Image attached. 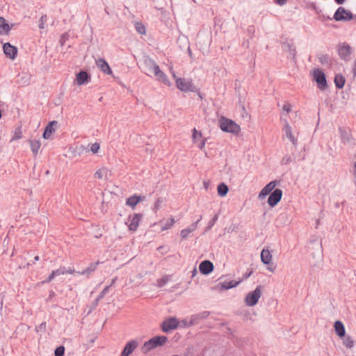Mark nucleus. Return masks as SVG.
Listing matches in <instances>:
<instances>
[{
	"mask_svg": "<svg viewBox=\"0 0 356 356\" xmlns=\"http://www.w3.org/2000/svg\"><path fill=\"white\" fill-rule=\"evenodd\" d=\"M168 340V337L164 335L153 337L144 343L141 347V350L143 353L146 354L154 348L164 346Z\"/></svg>",
	"mask_w": 356,
	"mask_h": 356,
	"instance_id": "obj_1",
	"label": "nucleus"
},
{
	"mask_svg": "<svg viewBox=\"0 0 356 356\" xmlns=\"http://www.w3.org/2000/svg\"><path fill=\"white\" fill-rule=\"evenodd\" d=\"M219 127L222 131L231 133L234 135H238L241 131L240 126L234 120L224 116L221 117L219 120Z\"/></svg>",
	"mask_w": 356,
	"mask_h": 356,
	"instance_id": "obj_2",
	"label": "nucleus"
},
{
	"mask_svg": "<svg viewBox=\"0 0 356 356\" xmlns=\"http://www.w3.org/2000/svg\"><path fill=\"white\" fill-rule=\"evenodd\" d=\"M145 63L149 67V70L154 72L157 79L167 86H170V82L168 80L166 74L160 70L159 66L152 59H148L145 61Z\"/></svg>",
	"mask_w": 356,
	"mask_h": 356,
	"instance_id": "obj_3",
	"label": "nucleus"
},
{
	"mask_svg": "<svg viewBox=\"0 0 356 356\" xmlns=\"http://www.w3.org/2000/svg\"><path fill=\"white\" fill-rule=\"evenodd\" d=\"M312 79L316 83L317 87L322 91L325 90L328 88L326 75L325 72L318 68L313 70Z\"/></svg>",
	"mask_w": 356,
	"mask_h": 356,
	"instance_id": "obj_4",
	"label": "nucleus"
},
{
	"mask_svg": "<svg viewBox=\"0 0 356 356\" xmlns=\"http://www.w3.org/2000/svg\"><path fill=\"white\" fill-rule=\"evenodd\" d=\"M261 288L262 286L259 285L254 291L247 293L244 299V302L247 306L254 307L258 303L261 296Z\"/></svg>",
	"mask_w": 356,
	"mask_h": 356,
	"instance_id": "obj_5",
	"label": "nucleus"
},
{
	"mask_svg": "<svg viewBox=\"0 0 356 356\" xmlns=\"http://www.w3.org/2000/svg\"><path fill=\"white\" fill-rule=\"evenodd\" d=\"M175 83L177 88L182 92H195L197 91L196 86L193 84L191 80H186L184 78H177Z\"/></svg>",
	"mask_w": 356,
	"mask_h": 356,
	"instance_id": "obj_6",
	"label": "nucleus"
},
{
	"mask_svg": "<svg viewBox=\"0 0 356 356\" xmlns=\"http://www.w3.org/2000/svg\"><path fill=\"white\" fill-rule=\"evenodd\" d=\"M353 18V13L342 6L339 7L333 15V19L337 22H349Z\"/></svg>",
	"mask_w": 356,
	"mask_h": 356,
	"instance_id": "obj_7",
	"label": "nucleus"
},
{
	"mask_svg": "<svg viewBox=\"0 0 356 356\" xmlns=\"http://www.w3.org/2000/svg\"><path fill=\"white\" fill-rule=\"evenodd\" d=\"M179 324L178 320L175 317L171 316L162 322L161 327L163 332L168 333L171 330L177 329Z\"/></svg>",
	"mask_w": 356,
	"mask_h": 356,
	"instance_id": "obj_8",
	"label": "nucleus"
},
{
	"mask_svg": "<svg viewBox=\"0 0 356 356\" xmlns=\"http://www.w3.org/2000/svg\"><path fill=\"white\" fill-rule=\"evenodd\" d=\"M280 181L277 179L268 183L260 191L258 196L259 199L263 200L267 195H269L275 189V187L277 185H280Z\"/></svg>",
	"mask_w": 356,
	"mask_h": 356,
	"instance_id": "obj_9",
	"label": "nucleus"
},
{
	"mask_svg": "<svg viewBox=\"0 0 356 356\" xmlns=\"http://www.w3.org/2000/svg\"><path fill=\"white\" fill-rule=\"evenodd\" d=\"M283 191L280 188H275L268 198V204L270 207H275L282 200Z\"/></svg>",
	"mask_w": 356,
	"mask_h": 356,
	"instance_id": "obj_10",
	"label": "nucleus"
},
{
	"mask_svg": "<svg viewBox=\"0 0 356 356\" xmlns=\"http://www.w3.org/2000/svg\"><path fill=\"white\" fill-rule=\"evenodd\" d=\"M339 131L341 136V143L343 145H352L353 143V138L350 131L346 127H339Z\"/></svg>",
	"mask_w": 356,
	"mask_h": 356,
	"instance_id": "obj_11",
	"label": "nucleus"
},
{
	"mask_svg": "<svg viewBox=\"0 0 356 356\" xmlns=\"http://www.w3.org/2000/svg\"><path fill=\"white\" fill-rule=\"evenodd\" d=\"M143 218L142 213H134L132 216L129 215L128 218V224L129 229L131 232H135L137 230L140 221Z\"/></svg>",
	"mask_w": 356,
	"mask_h": 356,
	"instance_id": "obj_12",
	"label": "nucleus"
},
{
	"mask_svg": "<svg viewBox=\"0 0 356 356\" xmlns=\"http://www.w3.org/2000/svg\"><path fill=\"white\" fill-rule=\"evenodd\" d=\"M75 81L78 86L86 85L90 82L91 75L86 70H80L76 74Z\"/></svg>",
	"mask_w": 356,
	"mask_h": 356,
	"instance_id": "obj_13",
	"label": "nucleus"
},
{
	"mask_svg": "<svg viewBox=\"0 0 356 356\" xmlns=\"http://www.w3.org/2000/svg\"><path fill=\"white\" fill-rule=\"evenodd\" d=\"M337 51L341 59L348 61L351 54V47L348 44L344 42L339 45Z\"/></svg>",
	"mask_w": 356,
	"mask_h": 356,
	"instance_id": "obj_14",
	"label": "nucleus"
},
{
	"mask_svg": "<svg viewBox=\"0 0 356 356\" xmlns=\"http://www.w3.org/2000/svg\"><path fill=\"white\" fill-rule=\"evenodd\" d=\"M3 51L5 55L12 60L16 58L18 51L17 48L10 42H6L3 44Z\"/></svg>",
	"mask_w": 356,
	"mask_h": 356,
	"instance_id": "obj_15",
	"label": "nucleus"
},
{
	"mask_svg": "<svg viewBox=\"0 0 356 356\" xmlns=\"http://www.w3.org/2000/svg\"><path fill=\"white\" fill-rule=\"evenodd\" d=\"M138 342L136 339H132L128 341L125 344L123 350H122L120 356H129L131 354L133 353V352L138 347Z\"/></svg>",
	"mask_w": 356,
	"mask_h": 356,
	"instance_id": "obj_16",
	"label": "nucleus"
},
{
	"mask_svg": "<svg viewBox=\"0 0 356 356\" xmlns=\"http://www.w3.org/2000/svg\"><path fill=\"white\" fill-rule=\"evenodd\" d=\"M213 264L209 260L202 261L199 266L200 273L205 275L210 274L213 270Z\"/></svg>",
	"mask_w": 356,
	"mask_h": 356,
	"instance_id": "obj_17",
	"label": "nucleus"
},
{
	"mask_svg": "<svg viewBox=\"0 0 356 356\" xmlns=\"http://www.w3.org/2000/svg\"><path fill=\"white\" fill-rule=\"evenodd\" d=\"M57 124H58V122L56 120H52V121L49 122L44 129V132L42 134V138L44 139L50 138L51 134L55 132V131H56L55 127Z\"/></svg>",
	"mask_w": 356,
	"mask_h": 356,
	"instance_id": "obj_18",
	"label": "nucleus"
},
{
	"mask_svg": "<svg viewBox=\"0 0 356 356\" xmlns=\"http://www.w3.org/2000/svg\"><path fill=\"white\" fill-rule=\"evenodd\" d=\"M145 200V196L134 194L126 200V204L132 209H134L139 202H143Z\"/></svg>",
	"mask_w": 356,
	"mask_h": 356,
	"instance_id": "obj_19",
	"label": "nucleus"
},
{
	"mask_svg": "<svg viewBox=\"0 0 356 356\" xmlns=\"http://www.w3.org/2000/svg\"><path fill=\"white\" fill-rule=\"evenodd\" d=\"M210 315V312L203 311L198 314H193L191 316L189 324L197 325L200 323L201 320L207 318Z\"/></svg>",
	"mask_w": 356,
	"mask_h": 356,
	"instance_id": "obj_20",
	"label": "nucleus"
},
{
	"mask_svg": "<svg viewBox=\"0 0 356 356\" xmlns=\"http://www.w3.org/2000/svg\"><path fill=\"white\" fill-rule=\"evenodd\" d=\"M241 282V280L224 281L218 283L217 287H218L220 291H225L237 286Z\"/></svg>",
	"mask_w": 356,
	"mask_h": 356,
	"instance_id": "obj_21",
	"label": "nucleus"
},
{
	"mask_svg": "<svg viewBox=\"0 0 356 356\" xmlns=\"http://www.w3.org/2000/svg\"><path fill=\"white\" fill-rule=\"evenodd\" d=\"M97 67L106 74L112 75L113 72L107 61L104 58L96 60Z\"/></svg>",
	"mask_w": 356,
	"mask_h": 356,
	"instance_id": "obj_22",
	"label": "nucleus"
},
{
	"mask_svg": "<svg viewBox=\"0 0 356 356\" xmlns=\"http://www.w3.org/2000/svg\"><path fill=\"white\" fill-rule=\"evenodd\" d=\"M14 24H9L4 17H0V35H8Z\"/></svg>",
	"mask_w": 356,
	"mask_h": 356,
	"instance_id": "obj_23",
	"label": "nucleus"
},
{
	"mask_svg": "<svg viewBox=\"0 0 356 356\" xmlns=\"http://www.w3.org/2000/svg\"><path fill=\"white\" fill-rule=\"evenodd\" d=\"M284 131L285 132V135L287 138L290 140V141L293 143V145L296 147L298 144L297 139L294 137L292 134L291 127L289 124L288 122L286 120L284 126Z\"/></svg>",
	"mask_w": 356,
	"mask_h": 356,
	"instance_id": "obj_24",
	"label": "nucleus"
},
{
	"mask_svg": "<svg viewBox=\"0 0 356 356\" xmlns=\"http://www.w3.org/2000/svg\"><path fill=\"white\" fill-rule=\"evenodd\" d=\"M334 328L335 334L340 338H343L346 335V329L343 323L337 320L334 323Z\"/></svg>",
	"mask_w": 356,
	"mask_h": 356,
	"instance_id": "obj_25",
	"label": "nucleus"
},
{
	"mask_svg": "<svg viewBox=\"0 0 356 356\" xmlns=\"http://www.w3.org/2000/svg\"><path fill=\"white\" fill-rule=\"evenodd\" d=\"M282 49L284 51H288L290 54L292 60H293L294 62L296 61V47L294 46V44L293 43H289L287 42H284L282 44Z\"/></svg>",
	"mask_w": 356,
	"mask_h": 356,
	"instance_id": "obj_26",
	"label": "nucleus"
},
{
	"mask_svg": "<svg viewBox=\"0 0 356 356\" xmlns=\"http://www.w3.org/2000/svg\"><path fill=\"white\" fill-rule=\"evenodd\" d=\"M261 261L265 265H270L272 264V254L268 248H264L261 250Z\"/></svg>",
	"mask_w": 356,
	"mask_h": 356,
	"instance_id": "obj_27",
	"label": "nucleus"
},
{
	"mask_svg": "<svg viewBox=\"0 0 356 356\" xmlns=\"http://www.w3.org/2000/svg\"><path fill=\"white\" fill-rule=\"evenodd\" d=\"M334 83L337 89H342L346 83V79L341 74H337L334 78Z\"/></svg>",
	"mask_w": 356,
	"mask_h": 356,
	"instance_id": "obj_28",
	"label": "nucleus"
},
{
	"mask_svg": "<svg viewBox=\"0 0 356 356\" xmlns=\"http://www.w3.org/2000/svg\"><path fill=\"white\" fill-rule=\"evenodd\" d=\"M110 286H106L101 293L97 296L96 299L94 300L92 305V309H95L99 304V302L104 297V296L108 292Z\"/></svg>",
	"mask_w": 356,
	"mask_h": 356,
	"instance_id": "obj_29",
	"label": "nucleus"
},
{
	"mask_svg": "<svg viewBox=\"0 0 356 356\" xmlns=\"http://www.w3.org/2000/svg\"><path fill=\"white\" fill-rule=\"evenodd\" d=\"M99 264V261L95 262V263H91L88 267H87L86 269H84L81 272L77 271V274L88 275L91 273H92L93 271H95L96 270Z\"/></svg>",
	"mask_w": 356,
	"mask_h": 356,
	"instance_id": "obj_30",
	"label": "nucleus"
},
{
	"mask_svg": "<svg viewBox=\"0 0 356 356\" xmlns=\"http://www.w3.org/2000/svg\"><path fill=\"white\" fill-rule=\"evenodd\" d=\"M218 195L220 197H225L227 195L229 188L226 184L221 182L218 185L217 187Z\"/></svg>",
	"mask_w": 356,
	"mask_h": 356,
	"instance_id": "obj_31",
	"label": "nucleus"
},
{
	"mask_svg": "<svg viewBox=\"0 0 356 356\" xmlns=\"http://www.w3.org/2000/svg\"><path fill=\"white\" fill-rule=\"evenodd\" d=\"M29 143L30 144L31 151L35 156L38 154V150L40 147V143L39 140H29Z\"/></svg>",
	"mask_w": 356,
	"mask_h": 356,
	"instance_id": "obj_32",
	"label": "nucleus"
},
{
	"mask_svg": "<svg viewBox=\"0 0 356 356\" xmlns=\"http://www.w3.org/2000/svg\"><path fill=\"white\" fill-rule=\"evenodd\" d=\"M318 58L323 65H329L331 63V59L328 54H319Z\"/></svg>",
	"mask_w": 356,
	"mask_h": 356,
	"instance_id": "obj_33",
	"label": "nucleus"
},
{
	"mask_svg": "<svg viewBox=\"0 0 356 356\" xmlns=\"http://www.w3.org/2000/svg\"><path fill=\"white\" fill-rule=\"evenodd\" d=\"M135 29L140 35H145L146 33V28L145 25L140 22H136L134 24Z\"/></svg>",
	"mask_w": 356,
	"mask_h": 356,
	"instance_id": "obj_34",
	"label": "nucleus"
},
{
	"mask_svg": "<svg viewBox=\"0 0 356 356\" xmlns=\"http://www.w3.org/2000/svg\"><path fill=\"white\" fill-rule=\"evenodd\" d=\"M343 344L347 348H352L354 346V341L350 336H346L343 337Z\"/></svg>",
	"mask_w": 356,
	"mask_h": 356,
	"instance_id": "obj_35",
	"label": "nucleus"
},
{
	"mask_svg": "<svg viewBox=\"0 0 356 356\" xmlns=\"http://www.w3.org/2000/svg\"><path fill=\"white\" fill-rule=\"evenodd\" d=\"M22 137V127H18L15 129L13 136L11 140H19Z\"/></svg>",
	"mask_w": 356,
	"mask_h": 356,
	"instance_id": "obj_36",
	"label": "nucleus"
},
{
	"mask_svg": "<svg viewBox=\"0 0 356 356\" xmlns=\"http://www.w3.org/2000/svg\"><path fill=\"white\" fill-rule=\"evenodd\" d=\"M218 214H216L209 222L207 227L205 228V230L204 232H209L212 227L213 226L215 225V223L216 222V221L218 220Z\"/></svg>",
	"mask_w": 356,
	"mask_h": 356,
	"instance_id": "obj_37",
	"label": "nucleus"
},
{
	"mask_svg": "<svg viewBox=\"0 0 356 356\" xmlns=\"http://www.w3.org/2000/svg\"><path fill=\"white\" fill-rule=\"evenodd\" d=\"M193 139L194 143H197L199 139L202 138V133L198 131L195 128L193 129Z\"/></svg>",
	"mask_w": 356,
	"mask_h": 356,
	"instance_id": "obj_38",
	"label": "nucleus"
},
{
	"mask_svg": "<svg viewBox=\"0 0 356 356\" xmlns=\"http://www.w3.org/2000/svg\"><path fill=\"white\" fill-rule=\"evenodd\" d=\"M65 354V347L63 346H58L54 350L55 356H64Z\"/></svg>",
	"mask_w": 356,
	"mask_h": 356,
	"instance_id": "obj_39",
	"label": "nucleus"
},
{
	"mask_svg": "<svg viewBox=\"0 0 356 356\" xmlns=\"http://www.w3.org/2000/svg\"><path fill=\"white\" fill-rule=\"evenodd\" d=\"M56 277L67 273V268L65 266H60L59 268L53 270Z\"/></svg>",
	"mask_w": 356,
	"mask_h": 356,
	"instance_id": "obj_40",
	"label": "nucleus"
},
{
	"mask_svg": "<svg viewBox=\"0 0 356 356\" xmlns=\"http://www.w3.org/2000/svg\"><path fill=\"white\" fill-rule=\"evenodd\" d=\"M163 202V199L161 197L157 198L154 203V211L156 213L161 207V204Z\"/></svg>",
	"mask_w": 356,
	"mask_h": 356,
	"instance_id": "obj_41",
	"label": "nucleus"
},
{
	"mask_svg": "<svg viewBox=\"0 0 356 356\" xmlns=\"http://www.w3.org/2000/svg\"><path fill=\"white\" fill-rule=\"evenodd\" d=\"M175 219L173 218H170L167 222L165 223V226H163L161 229V230H165L169 228H170L175 223Z\"/></svg>",
	"mask_w": 356,
	"mask_h": 356,
	"instance_id": "obj_42",
	"label": "nucleus"
},
{
	"mask_svg": "<svg viewBox=\"0 0 356 356\" xmlns=\"http://www.w3.org/2000/svg\"><path fill=\"white\" fill-rule=\"evenodd\" d=\"M202 216H200V217L198 218V219L194 222L193 223H192L188 228L190 229V231L191 232H193V231H195L196 229H197V224L199 223V222L202 220Z\"/></svg>",
	"mask_w": 356,
	"mask_h": 356,
	"instance_id": "obj_43",
	"label": "nucleus"
},
{
	"mask_svg": "<svg viewBox=\"0 0 356 356\" xmlns=\"http://www.w3.org/2000/svg\"><path fill=\"white\" fill-rule=\"evenodd\" d=\"M190 233H191L190 229L188 228H186L181 231L180 236L182 239H186Z\"/></svg>",
	"mask_w": 356,
	"mask_h": 356,
	"instance_id": "obj_44",
	"label": "nucleus"
},
{
	"mask_svg": "<svg viewBox=\"0 0 356 356\" xmlns=\"http://www.w3.org/2000/svg\"><path fill=\"white\" fill-rule=\"evenodd\" d=\"M47 22V15H42L40 19V21H39V25H38V27L40 29H43L44 28V24Z\"/></svg>",
	"mask_w": 356,
	"mask_h": 356,
	"instance_id": "obj_45",
	"label": "nucleus"
},
{
	"mask_svg": "<svg viewBox=\"0 0 356 356\" xmlns=\"http://www.w3.org/2000/svg\"><path fill=\"white\" fill-rule=\"evenodd\" d=\"M46 322H42V323H40L38 326H36L35 327V331L36 332H44L46 331Z\"/></svg>",
	"mask_w": 356,
	"mask_h": 356,
	"instance_id": "obj_46",
	"label": "nucleus"
},
{
	"mask_svg": "<svg viewBox=\"0 0 356 356\" xmlns=\"http://www.w3.org/2000/svg\"><path fill=\"white\" fill-rule=\"evenodd\" d=\"M68 38H69V35L67 34V33H65L63 34H62V35L60 36V38L59 40V43L61 46H63L66 42V40H68Z\"/></svg>",
	"mask_w": 356,
	"mask_h": 356,
	"instance_id": "obj_47",
	"label": "nucleus"
},
{
	"mask_svg": "<svg viewBox=\"0 0 356 356\" xmlns=\"http://www.w3.org/2000/svg\"><path fill=\"white\" fill-rule=\"evenodd\" d=\"M99 147H100L99 143H95L92 144L91 147H90V151L93 154H97L99 149Z\"/></svg>",
	"mask_w": 356,
	"mask_h": 356,
	"instance_id": "obj_48",
	"label": "nucleus"
},
{
	"mask_svg": "<svg viewBox=\"0 0 356 356\" xmlns=\"http://www.w3.org/2000/svg\"><path fill=\"white\" fill-rule=\"evenodd\" d=\"M318 19H319V20H321V22H325V21H327V20H332V19H333V17H330V16H328V15H325V14H323V13H322V14H319V15H318Z\"/></svg>",
	"mask_w": 356,
	"mask_h": 356,
	"instance_id": "obj_49",
	"label": "nucleus"
},
{
	"mask_svg": "<svg viewBox=\"0 0 356 356\" xmlns=\"http://www.w3.org/2000/svg\"><path fill=\"white\" fill-rule=\"evenodd\" d=\"M252 273H253V270L248 269V271L243 275L242 278L240 280H241V282H243V280H247L252 275Z\"/></svg>",
	"mask_w": 356,
	"mask_h": 356,
	"instance_id": "obj_50",
	"label": "nucleus"
},
{
	"mask_svg": "<svg viewBox=\"0 0 356 356\" xmlns=\"http://www.w3.org/2000/svg\"><path fill=\"white\" fill-rule=\"evenodd\" d=\"M56 277L55 273L54 271L51 273V274L48 276V277L42 281L43 284H47L51 282Z\"/></svg>",
	"mask_w": 356,
	"mask_h": 356,
	"instance_id": "obj_51",
	"label": "nucleus"
},
{
	"mask_svg": "<svg viewBox=\"0 0 356 356\" xmlns=\"http://www.w3.org/2000/svg\"><path fill=\"white\" fill-rule=\"evenodd\" d=\"M168 281V279L167 277H162L159 280H158V286L159 287L163 286Z\"/></svg>",
	"mask_w": 356,
	"mask_h": 356,
	"instance_id": "obj_52",
	"label": "nucleus"
},
{
	"mask_svg": "<svg viewBox=\"0 0 356 356\" xmlns=\"http://www.w3.org/2000/svg\"><path fill=\"white\" fill-rule=\"evenodd\" d=\"M291 161V156L286 155V156H284L282 158V165H287V164H289Z\"/></svg>",
	"mask_w": 356,
	"mask_h": 356,
	"instance_id": "obj_53",
	"label": "nucleus"
},
{
	"mask_svg": "<svg viewBox=\"0 0 356 356\" xmlns=\"http://www.w3.org/2000/svg\"><path fill=\"white\" fill-rule=\"evenodd\" d=\"M247 31H248V33L250 37H252L254 34V32H255V29H254V26H249L247 29Z\"/></svg>",
	"mask_w": 356,
	"mask_h": 356,
	"instance_id": "obj_54",
	"label": "nucleus"
},
{
	"mask_svg": "<svg viewBox=\"0 0 356 356\" xmlns=\"http://www.w3.org/2000/svg\"><path fill=\"white\" fill-rule=\"evenodd\" d=\"M195 324H189V321L186 319H184L181 321V325L184 327H189L191 326L194 325Z\"/></svg>",
	"mask_w": 356,
	"mask_h": 356,
	"instance_id": "obj_55",
	"label": "nucleus"
},
{
	"mask_svg": "<svg viewBox=\"0 0 356 356\" xmlns=\"http://www.w3.org/2000/svg\"><path fill=\"white\" fill-rule=\"evenodd\" d=\"M103 170H98L95 173V177L99 179H102L103 178Z\"/></svg>",
	"mask_w": 356,
	"mask_h": 356,
	"instance_id": "obj_56",
	"label": "nucleus"
},
{
	"mask_svg": "<svg viewBox=\"0 0 356 356\" xmlns=\"http://www.w3.org/2000/svg\"><path fill=\"white\" fill-rule=\"evenodd\" d=\"M283 110L287 113H289L291 111V104L289 103L285 104L283 106Z\"/></svg>",
	"mask_w": 356,
	"mask_h": 356,
	"instance_id": "obj_57",
	"label": "nucleus"
},
{
	"mask_svg": "<svg viewBox=\"0 0 356 356\" xmlns=\"http://www.w3.org/2000/svg\"><path fill=\"white\" fill-rule=\"evenodd\" d=\"M274 2L279 6H284L286 3L287 0H274Z\"/></svg>",
	"mask_w": 356,
	"mask_h": 356,
	"instance_id": "obj_58",
	"label": "nucleus"
},
{
	"mask_svg": "<svg viewBox=\"0 0 356 356\" xmlns=\"http://www.w3.org/2000/svg\"><path fill=\"white\" fill-rule=\"evenodd\" d=\"M205 142H206V139L200 140V143L197 145L198 147L201 149H203V147L205 145Z\"/></svg>",
	"mask_w": 356,
	"mask_h": 356,
	"instance_id": "obj_59",
	"label": "nucleus"
},
{
	"mask_svg": "<svg viewBox=\"0 0 356 356\" xmlns=\"http://www.w3.org/2000/svg\"><path fill=\"white\" fill-rule=\"evenodd\" d=\"M353 174H354V177H355V183H356V161L354 163Z\"/></svg>",
	"mask_w": 356,
	"mask_h": 356,
	"instance_id": "obj_60",
	"label": "nucleus"
},
{
	"mask_svg": "<svg viewBox=\"0 0 356 356\" xmlns=\"http://www.w3.org/2000/svg\"><path fill=\"white\" fill-rule=\"evenodd\" d=\"M352 72H353L354 76H356V60L354 63V66L353 67Z\"/></svg>",
	"mask_w": 356,
	"mask_h": 356,
	"instance_id": "obj_61",
	"label": "nucleus"
},
{
	"mask_svg": "<svg viewBox=\"0 0 356 356\" xmlns=\"http://www.w3.org/2000/svg\"><path fill=\"white\" fill-rule=\"evenodd\" d=\"M55 296V293L54 291L51 290L49 291V298H48V300H50L51 298H52L53 297Z\"/></svg>",
	"mask_w": 356,
	"mask_h": 356,
	"instance_id": "obj_62",
	"label": "nucleus"
},
{
	"mask_svg": "<svg viewBox=\"0 0 356 356\" xmlns=\"http://www.w3.org/2000/svg\"><path fill=\"white\" fill-rule=\"evenodd\" d=\"M67 273L73 274V273H77V272H76L74 269L69 268V269H67Z\"/></svg>",
	"mask_w": 356,
	"mask_h": 356,
	"instance_id": "obj_63",
	"label": "nucleus"
},
{
	"mask_svg": "<svg viewBox=\"0 0 356 356\" xmlns=\"http://www.w3.org/2000/svg\"><path fill=\"white\" fill-rule=\"evenodd\" d=\"M335 3H337L338 5H341L343 3H344V2L346 1V0H334Z\"/></svg>",
	"mask_w": 356,
	"mask_h": 356,
	"instance_id": "obj_64",
	"label": "nucleus"
}]
</instances>
